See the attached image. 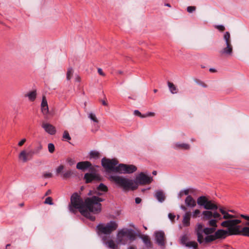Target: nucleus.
<instances>
[{"label": "nucleus", "mask_w": 249, "mask_h": 249, "mask_svg": "<svg viewBox=\"0 0 249 249\" xmlns=\"http://www.w3.org/2000/svg\"><path fill=\"white\" fill-rule=\"evenodd\" d=\"M103 199L98 196H93L87 198L85 201L77 193H73L71 197V203L69 209L71 212L75 213L78 209L80 213L91 221H94L95 216L93 214H98L101 211V202Z\"/></svg>", "instance_id": "f257e3e1"}, {"label": "nucleus", "mask_w": 249, "mask_h": 249, "mask_svg": "<svg viewBox=\"0 0 249 249\" xmlns=\"http://www.w3.org/2000/svg\"><path fill=\"white\" fill-rule=\"evenodd\" d=\"M241 217L248 221L245 225L249 226V216L241 214ZM222 217V219H225L226 220L222 222L221 223V226L224 228H227L230 235L242 234L249 237V235L245 234L246 232L244 231V228H249V227H245L240 230V226L237 225L240 223L241 221L239 219H231L235 218V215L230 214L227 212H226Z\"/></svg>", "instance_id": "f03ea898"}, {"label": "nucleus", "mask_w": 249, "mask_h": 249, "mask_svg": "<svg viewBox=\"0 0 249 249\" xmlns=\"http://www.w3.org/2000/svg\"><path fill=\"white\" fill-rule=\"evenodd\" d=\"M109 178L110 181L114 182L124 190H127L131 189L134 190L137 188V186L134 184V181L132 179H129L116 175H110Z\"/></svg>", "instance_id": "7ed1b4c3"}, {"label": "nucleus", "mask_w": 249, "mask_h": 249, "mask_svg": "<svg viewBox=\"0 0 249 249\" xmlns=\"http://www.w3.org/2000/svg\"><path fill=\"white\" fill-rule=\"evenodd\" d=\"M118 228V224L114 221H111L106 224L100 223L96 227L99 233L109 234Z\"/></svg>", "instance_id": "20e7f679"}, {"label": "nucleus", "mask_w": 249, "mask_h": 249, "mask_svg": "<svg viewBox=\"0 0 249 249\" xmlns=\"http://www.w3.org/2000/svg\"><path fill=\"white\" fill-rule=\"evenodd\" d=\"M223 38L226 46L221 49L219 53L221 56H231L233 53V47L231 43V35L229 32H225Z\"/></svg>", "instance_id": "39448f33"}, {"label": "nucleus", "mask_w": 249, "mask_h": 249, "mask_svg": "<svg viewBox=\"0 0 249 249\" xmlns=\"http://www.w3.org/2000/svg\"><path fill=\"white\" fill-rule=\"evenodd\" d=\"M118 163V160L115 159L110 160L104 158L102 160V165L107 171L118 173V171L117 170Z\"/></svg>", "instance_id": "423d86ee"}, {"label": "nucleus", "mask_w": 249, "mask_h": 249, "mask_svg": "<svg viewBox=\"0 0 249 249\" xmlns=\"http://www.w3.org/2000/svg\"><path fill=\"white\" fill-rule=\"evenodd\" d=\"M152 177H149L143 173L141 172L136 176L134 182V184L138 186V185L149 184L152 181Z\"/></svg>", "instance_id": "0eeeda50"}, {"label": "nucleus", "mask_w": 249, "mask_h": 249, "mask_svg": "<svg viewBox=\"0 0 249 249\" xmlns=\"http://www.w3.org/2000/svg\"><path fill=\"white\" fill-rule=\"evenodd\" d=\"M137 167L133 165L120 164L117 166V170L120 174H131L137 170Z\"/></svg>", "instance_id": "6e6552de"}, {"label": "nucleus", "mask_w": 249, "mask_h": 249, "mask_svg": "<svg viewBox=\"0 0 249 249\" xmlns=\"http://www.w3.org/2000/svg\"><path fill=\"white\" fill-rule=\"evenodd\" d=\"M34 156V153L32 150L29 151L26 150L21 151L18 155V159L22 162H26L29 160H31Z\"/></svg>", "instance_id": "1a4fd4ad"}, {"label": "nucleus", "mask_w": 249, "mask_h": 249, "mask_svg": "<svg viewBox=\"0 0 249 249\" xmlns=\"http://www.w3.org/2000/svg\"><path fill=\"white\" fill-rule=\"evenodd\" d=\"M155 240L159 246L164 247L165 237L164 232L162 231H156L154 233Z\"/></svg>", "instance_id": "9d476101"}, {"label": "nucleus", "mask_w": 249, "mask_h": 249, "mask_svg": "<svg viewBox=\"0 0 249 249\" xmlns=\"http://www.w3.org/2000/svg\"><path fill=\"white\" fill-rule=\"evenodd\" d=\"M203 225L201 223H197L196 225L195 231L197 237V241L199 244L203 243Z\"/></svg>", "instance_id": "9b49d317"}, {"label": "nucleus", "mask_w": 249, "mask_h": 249, "mask_svg": "<svg viewBox=\"0 0 249 249\" xmlns=\"http://www.w3.org/2000/svg\"><path fill=\"white\" fill-rule=\"evenodd\" d=\"M216 240L225 239L229 233V230L226 231L224 230H218L213 234Z\"/></svg>", "instance_id": "f8f14e48"}, {"label": "nucleus", "mask_w": 249, "mask_h": 249, "mask_svg": "<svg viewBox=\"0 0 249 249\" xmlns=\"http://www.w3.org/2000/svg\"><path fill=\"white\" fill-rule=\"evenodd\" d=\"M117 240L119 244L125 245L127 243V239L125 237L124 229L119 231L117 235Z\"/></svg>", "instance_id": "ddd939ff"}, {"label": "nucleus", "mask_w": 249, "mask_h": 249, "mask_svg": "<svg viewBox=\"0 0 249 249\" xmlns=\"http://www.w3.org/2000/svg\"><path fill=\"white\" fill-rule=\"evenodd\" d=\"M42 127L45 131L50 135H54L56 133V129L54 126L51 124L43 123Z\"/></svg>", "instance_id": "4468645a"}, {"label": "nucleus", "mask_w": 249, "mask_h": 249, "mask_svg": "<svg viewBox=\"0 0 249 249\" xmlns=\"http://www.w3.org/2000/svg\"><path fill=\"white\" fill-rule=\"evenodd\" d=\"M41 112L44 115H47L49 112V108L47 101L45 96L42 97L41 104Z\"/></svg>", "instance_id": "2eb2a0df"}, {"label": "nucleus", "mask_w": 249, "mask_h": 249, "mask_svg": "<svg viewBox=\"0 0 249 249\" xmlns=\"http://www.w3.org/2000/svg\"><path fill=\"white\" fill-rule=\"evenodd\" d=\"M91 166V163L88 161L79 162L76 165L77 169L82 170H85L87 168H90Z\"/></svg>", "instance_id": "dca6fc26"}, {"label": "nucleus", "mask_w": 249, "mask_h": 249, "mask_svg": "<svg viewBox=\"0 0 249 249\" xmlns=\"http://www.w3.org/2000/svg\"><path fill=\"white\" fill-rule=\"evenodd\" d=\"M186 205L190 208H194L196 206V201L191 196H188L185 199Z\"/></svg>", "instance_id": "f3484780"}, {"label": "nucleus", "mask_w": 249, "mask_h": 249, "mask_svg": "<svg viewBox=\"0 0 249 249\" xmlns=\"http://www.w3.org/2000/svg\"><path fill=\"white\" fill-rule=\"evenodd\" d=\"M191 213L190 212H187L185 213L183 217L182 224L184 227H188L190 226V218Z\"/></svg>", "instance_id": "a211bd4d"}, {"label": "nucleus", "mask_w": 249, "mask_h": 249, "mask_svg": "<svg viewBox=\"0 0 249 249\" xmlns=\"http://www.w3.org/2000/svg\"><path fill=\"white\" fill-rule=\"evenodd\" d=\"M126 238L130 241H133L135 239L136 236L133 231L131 229H124Z\"/></svg>", "instance_id": "6ab92c4d"}, {"label": "nucleus", "mask_w": 249, "mask_h": 249, "mask_svg": "<svg viewBox=\"0 0 249 249\" xmlns=\"http://www.w3.org/2000/svg\"><path fill=\"white\" fill-rule=\"evenodd\" d=\"M204 208L208 210H216L218 209V206L215 204L213 203L212 201L209 200L208 199Z\"/></svg>", "instance_id": "aec40b11"}, {"label": "nucleus", "mask_w": 249, "mask_h": 249, "mask_svg": "<svg viewBox=\"0 0 249 249\" xmlns=\"http://www.w3.org/2000/svg\"><path fill=\"white\" fill-rule=\"evenodd\" d=\"M96 178V175L92 174L86 173L84 175V179L86 180V183H89L95 180Z\"/></svg>", "instance_id": "412c9836"}, {"label": "nucleus", "mask_w": 249, "mask_h": 249, "mask_svg": "<svg viewBox=\"0 0 249 249\" xmlns=\"http://www.w3.org/2000/svg\"><path fill=\"white\" fill-rule=\"evenodd\" d=\"M142 239L147 248H151L152 247V243L149 237L147 235L142 236Z\"/></svg>", "instance_id": "4be33fe9"}, {"label": "nucleus", "mask_w": 249, "mask_h": 249, "mask_svg": "<svg viewBox=\"0 0 249 249\" xmlns=\"http://www.w3.org/2000/svg\"><path fill=\"white\" fill-rule=\"evenodd\" d=\"M175 148L179 149L188 150L190 148V145L187 143L177 142L175 144Z\"/></svg>", "instance_id": "5701e85b"}, {"label": "nucleus", "mask_w": 249, "mask_h": 249, "mask_svg": "<svg viewBox=\"0 0 249 249\" xmlns=\"http://www.w3.org/2000/svg\"><path fill=\"white\" fill-rule=\"evenodd\" d=\"M207 200L208 199L206 196H201L197 198V203L199 206H203L204 207Z\"/></svg>", "instance_id": "b1692460"}, {"label": "nucleus", "mask_w": 249, "mask_h": 249, "mask_svg": "<svg viewBox=\"0 0 249 249\" xmlns=\"http://www.w3.org/2000/svg\"><path fill=\"white\" fill-rule=\"evenodd\" d=\"M25 97H27L30 101H34L36 97V90H33L25 94Z\"/></svg>", "instance_id": "393cba45"}, {"label": "nucleus", "mask_w": 249, "mask_h": 249, "mask_svg": "<svg viewBox=\"0 0 249 249\" xmlns=\"http://www.w3.org/2000/svg\"><path fill=\"white\" fill-rule=\"evenodd\" d=\"M213 212L210 211H205L202 212V219L204 220L210 219L213 217Z\"/></svg>", "instance_id": "a878e982"}, {"label": "nucleus", "mask_w": 249, "mask_h": 249, "mask_svg": "<svg viewBox=\"0 0 249 249\" xmlns=\"http://www.w3.org/2000/svg\"><path fill=\"white\" fill-rule=\"evenodd\" d=\"M155 197L160 202L163 201L165 199L164 195L161 191H158L156 192Z\"/></svg>", "instance_id": "bb28decb"}, {"label": "nucleus", "mask_w": 249, "mask_h": 249, "mask_svg": "<svg viewBox=\"0 0 249 249\" xmlns=\"http://www.w3.org/2000/svg\"><path fill=\"white\" fill-rule=\"evenodd\" d=\"M73 175H74V173L72 172V171L71 170H69L66 171L64 172H63V173L61 175V177L63 179H66L70 178Z\"/></svg>", "instance_id": "cd10ccee"}, {"label": "nucleus", "mask_w": 249, "mask_h": 249, "mask_svg": "<svg viewBox=\"0 0 249 249\" xmlns=\"http://www.w3.org/2000/svg\"><path fill=\"white\" fill-rule=\"evenodd\" d=\"M167 84L169 90L172 94H175L178 92V89L173 83L170 82H168Z\"/></svg>", "instance_id": "c85d7f7f"}, {"label": "nucleus", "mask_w": 249, "mask_h": 249, "mask_svg": "<svg viewBox=\"0 0 249 249\" xmlns=\"http://www.w3.org/2000/svg\"><path fill=\"white\" fill-rule=\"evenodd\" d=\"M216 229L214 227L205 228L203 229V233L207 235H211L214 233Z\"/></svg>", "instance_id": "c756f323"}, {"label": "nucleus", "mask_w": 249, "mask_h": 249, "mask_svg": "<svg viewBox=\"0 0 249 249\" xmlns=\"http://www.w3.org/2000/svg\"><path fill=\"white\" fill-rule=\"evenodd\" d=\"M216 240L214 234L207 235L205 238L203 237V243H208Z\"/></svg>", "instance_id": "7c9ffc66"}, {"label": "nucleus", "mask_w": 249, "mask_h": 249, "mask_svg": "<svg viewBox=\"0 0 249 249\" xmlns=\"http://www.w3.org/2000/svg\"><path fill=\"white\" fill-rule=\"evenodd\" d=\"M185 246L187 247L192 248L193 249H197L198 244L195 241H189L185 245Z\"/></svg>", "instance_id": "2f4dec72"}, {"label": "nucleus", "mask_w": 249, "mask_h": 249, "mask_svg": "<svg viewBox=\"0 0 249 249\" xmlns=\"http://www.w3.org/2000/svg\"><path fill=\"white\" fill-rule=\"evenodd\" d=\"M106 245L108 248L111 249H116L117 248V246L112 240L106 242Z\"/></svg>", "instance_id": "473e14b6"}, {"label": "nucleus", "mask_w": 249, "mask_h": 249, "mask_svg": "<svg viewBox=\"0 0 249 249\" xmlns=\"http://www.w3.org/2000/svg\"><path fill=\"white\" fill-rule=\"evenodd\" d=\"M90 158L98 159L100 157V153L96 151H91L89 153Z\"/></svg>", "instance_id": "72a5a7b5"}, {"label": "nucleus", "mask_w": 249, "mask_h": 249, "mask_svg": "<svg viewBox=\"0 0 249 249\" xmlns=\"http://www.w3.org/2000/svg\"><path fill=\"white\" fill-rule=\"evenodd\" d=\"M97 190L102 192H106L107 191V188L103 183H100L97 187Z\"/></svg>", "instance_id": "f704fd0d"}, {"label": "nucleus", "mask_w": 249, "mask_h": 249, "mask_svg": "<svg viewBox=\"0 0 249 249\" xmlns=\"http://www.w3.org/2000/svg\"><path fill=\"white\" fill-rule=\"evenodd\" d=\"M42 149V146L41 143H39L37 146H36L34 150H32V152L34 153V155L38 154L40 151Z\"/></svg>", "instance_id": "c9c22d12"}, {"label": "nucleus", "mask_w": 249, "mask_h": 249, "mask_svg": "<svg viewBox=\"0 0 249 249\" xmlns=\"http://www.w3.org/2000/svg\"><path fill=\"white\" fill-rule=\"evenodd\" d=\"M217 221L215 219H210L208 222V225L212 227L216 228L217 227L216 224Z\"/></svg>", "instance_id": "e433bc0d"}, {"label": "nucleus", "mask_w": 249, "mask_h": 249, "mask_svg": "<svg viewBox=\"0 0 249 249\" xmlns=\"http://www.w3.org/2000/svg\"><path fill=\"white\" fill-rule=\"evenodd\" d=\"M88 117L90 120L93 121L94 122H95L96 123H98V120L97 119V118L94 114H93L92 113H90L89 114Z\"/></svg>", "instance_id": "4c0bfd02"}, {"label": "nucleus", "mask_w": 249, "mask_h": 249, "mask_svg": "<svg viewBox=\"0 0 249 249\" xmlns=\"http://www.w3.org/2000/svg\"><path fill=\"white\" fill-rule=\"evenodd\" d=\"M63 139L66 141H69L71 139V137H70L68 131L65 130L64 131L63 134Z\"/></svg>", "instance_id": "58836bf2"}, {"label": "nucleus", "mask_w": 249, "mask_h": 249, "mask_svg": "<svg viewBox=\"0 0 249 249\" xmlns=\"http://www.w3.org/2000/svg\"><path fill=\"white\" fill-rule=\"evenodd\" d=\"M73 74V70L72 68H69L67 72V79L68 80H69L71 79L72 75Z\"/></svg>", "instance_id": "ea45409f"}, {"label": "nucleus", "mask_w": 249, "mask_h": 249, "mask_svg": "<svg viewBox=\"0 0 249 249\" xmlns=\"http://www.w3.org/2000/svg\"><path fill=\"white\" fill-rule=\"evenodd\" d=\"M48 148L49 152L51 153H53L55 150L54 145L52 143H50L48 144Z\"/></svg>", "instance_id": "a19ab883"}, {"label": "nucleus", "mask_w": 249, "mask_h": 249, "mask_svg": "<svg viewBox=\"0 0 249 249\" xmlns=\"http://www.w3.org/2000/svg\"><path fill=\"white\" fill-rule=\"evenodd\" d=\"M64 168V166L63 165H59L56 169V175H59L61 173V174L63 173L62 171Z\"/></svg>", "instance_id": "79ce46f5"}, {"label": "nucleus", "mask_w": 249, "mask_h": 249, "mask_svg": "<svg viewBox=\"0 0 249 249\" xmlns=\"http://www.w3.org/2000/svg\"><path fill=\"white\" fill-rule=\"evenodd\" d=\"M213 217L214 218V219H217L218 220H221L222 219V216L217 212H214L213 213Z\"/></svg>", "instance_id": "37998d69"}, {"label": "nucleus", "mask_w": 249, "mask_h": 249, "mask_svg": "<svg viewBox=\"0 0 249 249\" xmlns=\"http://www.w3.org/2000/svg\"><path fill=\"white\" fill-rule=\"evenodd\" d=\"M188 237L186 235H183L180 239L181 243L185 245L188 242Z\"/></svg>", "instance_id": "c03bdc74"}, {"label": "nucleus", "mask_w": 249, "mask_h": 249, "mask_svg": "<svg viewBox=\"0 0 249 249\" xmlns=\"http://www.w3.org/2000/svg\"><path fill=\"white\" fill-rule=\"evenodd\" d=\"M189 193V191L188 189L181 190L178 194V197L179 198H181L182 197V196L183 195H188Z\"/></svg>", "instance_id": "a18cd8bd"}, {"label": "nucleus", "mask_w": 249, "mask_h": 249, "mask_svg": "<svg viewBox=\"0 0 249 249\" xmlns=\"http://www.w3.org/2000/svg\"><path fill=\"white\" fill-rule=\"evenodd\" d=\"M200 213V211L199 210H198V209L195 210L193 212V213H192L193 217L196 218L198 217Z\"/></svg>", "instance_id": "49530a36"}, {"label": "nucleus", "mask_w": 249, "mask_h": 249, "mask_svg": "<svg viewBox=\"0 0 249 249\" xmlns=\"http://www.w3.org/2000/svg\"><path fill=\"white\" fill-rule=\"evenodd\" d=\"M44 203L46 204L53 205V202L52 197L50 196L47 197L44 201Z\"/></svg>", "instance_id": "de8ad7c7"}, {"label": "nucleus", "mask_w": 249, "mask_h": 249, "mask_svg": "<svg viewBox=\"0 0 249 249\" xmlns=\"http://www.w3.org/2000/svg\"><path fill=\"white\" fill-rule=\"evenodd\" d=\"M196 10V7L194 6H189L187 7V11L188 12L191 13L194 11H195Z\"/></svg>", "instance_id": "09e8293b"}, {"label": "nucleus", "mask_w": 249, "mask_h": 249, "mask_svg": "<svg viewBox=\"0 0 249 249\" xmlns=\"http://www.w3.org/2000/svg\"><path fill=\"white\" fill-rule=\"evenodd\" d=\"M67 161L70 166L73 165L75 162V160L71 158H68Z\"/></svg>", "instance_id": "8fccbe9b"}, {"label": "nucleus", "mask_w": 249, "mask_h": 249, "mask_svg": "<svg viewBox=\"0 0 249 249\" xmlns=\"http://www.w3.org/2000/svg\"><path fill=\"white\" fill-rule=\"evenodd\" d=\"M134 114L135 115L139 116H140L141 118H144L145 117V116H144V115H142L141 113L139 110H135L134 111Z\"/></svg>", "instance_id": "3c124183"}, {"label": "nucleus", "mask_w": 249, "mask_h": 249, "mask_svg": "<svg viewBox=\"0 0 249 249\" xmlns=\"http://www.w3.org/2000/svg\"><path fill=\"white\" fill-rule=\"evenodd\" d=\"M26 142V139L25 138L22 139L20 141H19L18 143V145L19 146H22L24 143Z\"/></svg>", "instance_id": "603ef678"}, {"label": "nucleus", "mask_w": 249, "mask_h": 249, "mask_svg": "<svg viewBox=\"0 0 249 249\" xmlns=\"http://www.w3.org/2000/svg\"><path fill=\"white\" fill-rule=\"evenodd\" d=\"M216 28L218 29L220 31H223L225 30V27L223 25H217Z\"/></svg>", "instance_id": "864d4df0"}, {"label": "nucleus", "mask_w": 249, "mask_h": 249, "mask_svg": "<svg viewBox=\"0 0 249 249\" xmlns=\"http://www.w3.org/2000/svg\"><path fill=\"white\" fill-rule=\"evenodd\" d=\"M43 177L45 178H49L52 177V174L51 173H46L43 174Z\"/></svg>", "instance_id": "5fc2aeb1"}, {"label": "nucleus", "mask_w": 249, "mask_h": 249, "mask_svg": "<svg viewBox=\"0 0 249 249\" xmlns=\"http://www.w3.org/2000/svg\"><path fill=\"white\" fill-rule=\"evenodd\" d=\"M168 217L172 221H173L175 218V215L173 213H169L168 214Z\"/></svg>", "instance_id": "6e6d98bb"}, {"label": "nucleus", "mask_w": 249, "mask_h": 249, "mask_svg": "<svg viewBox=\"0 0 249 249\" xmlns=\"http://www.w3.org/2000/svg\"><path fill=\"white\" fill-rule=\"evenodd\" d=\"M98 72L100 75H101L102 76H105V73L103 71L102 69H101V68L98 69Z\"/></svg>", "instance_id": "4d7b16f0"}, {"label": "nucleus", "mask_w": 249, "mask_h": 249, "mask_svg": "<svg viewBox=\"0 0 249 249\" xmlns=\"http://www.w3.org/2000/svg\"><path fill=\"white\" fill-rule=\"evenodd\" d=\"M154 115H155V113L154 112H150L147 113L146 114L144 115V116H145V117H148V116H153Z\"/></svg>", "instance_id": "13d9d810"}, {"label": "nucleus", "mask_w": 249, "mask_h": 249, "mask_svg": "<svg viewBox=\"0 0 249 249\" xmlns=\"http://www.w3.org/2000/svg\"><path fill=\"white\" fill-rule=\"evenodd\" d=\"M218 209L223 215L225 214V213L226 212L223 207H220L219 208H218Z\"/></svg>", "instance_id": "bf43d9fd"}, {"label": "nucleus", "mask_w": 249, "mask_h": 249, "mask_svg": "<svg viewBox=\"0 0 249 249\" xmlns=\"http://www.w3.org/2000/svg\"><path fill=\"white\" fill-rule=\"evenodd\" d=\"M142 199L140 197H136L135 198V202L137 204H139L141 202Z\"/></svg>", "instance_id": "052dcab7"}, {"label": "nucleus", "mask_w": 249, "mask_h": 249, "mask_svg": "<svg viewBox=\"0 0 249 249\" xmlns=\"http://www.w3.org/2000/svg\"><path fill=\"white\" fill-rule=\"evenodd\" d=\"M244 231L246 232L245 234L247 235H249V228H244Z\"/></svg>", "instance_id": "680f3d73"}, {"label": "nucleus", "mask_w": 249, "mask_h": 249, "mask_svg": "<svg viewBox=\"0 0 249 249\" xmlns=\"http://www.w3.org/2000/svg\"><path fill=\"white\" fill-rule=\"evenodd\" d=\"M51 193V191L50 190H48L45 193V196H47L50 195Z\"/></svg>", "instance_id": "e2e57ef3"}, {"label": "nucleus", "mask_w": 249, "mask_h": 249, "mask_svg": "<svg viewBox=\"0 0 249 249\" xmlns=\"http://www.w3.org/2000/svg\"><path fill=\"white\" fill-rule=\"evenodd\" d=\"M180 208L183 210V211H186L187 210V208L185 206H183V205H181L180 206Z\"/></svg>", "instance_id": "0e129e2a"}, {"label": "nucleus", "mask_w": 249, "mask_h": 249, "mask_svg": "<svg viewBox=\"0 0 249 249\" xmlns=\"http://www.w3.org/2000/svg\"><path fill=\"white\" fill-rule=\"evenodd\" d=\"M102 104L104 106H107V104L106 103V102L105 101H102Z\"/></svg>", "instance_id": "69168bd1"}, {"label": "nucleus", "mask_w": 249, "mask_h": 249, "mask_svg": "<svg viewBox=\"0 0 249 249\" xmlns=\"http://www.w3.org/2000/svg\"><path fill=\"white\" fill-rule=\"evenodd\" d=\"M209 71L211 72H215V70L214 69H213V68L210 69Z\"/></svg>", "instance_id": "338daca9"}, {"label": "nucleus", "mask_w": 249, "mask_h": 249, "mask_svg": "<svg viewBox=\"0 0 249 249\" xmlns=\"http://www.w3.org/2000/svg\"><path fill=\"white\" fill-rule=\"evenodd\" d=\"M152 174L153 175H157V171H153V172H152Z\"/></svg>", "instance_id": "774afa93"}]
</instances>
